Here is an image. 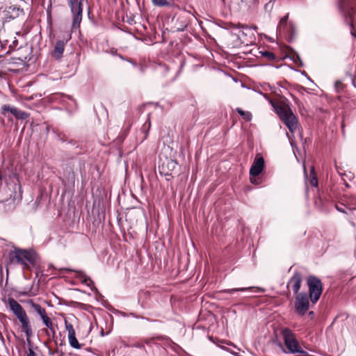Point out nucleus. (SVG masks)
<instances>
[{
  "label": "nucleus",
  "mask_w": 356,
  "mask_h": 356,
  "mask_svg": "<svg viewBox=\"0 0 356 356\" xmlns=\"http://www.w3.org/2000/svg\"><path fill=\"white\" fill-rule=\"evenodd\" d=\"M273 106L289 131L294 133L298 129V120L289 106L284 102L273 104Z\"/></svg>",
  "instance_id": "f257e3e1"
},
{
  "label": "nucleus",
  "mask_w": 356,
  "mask_h": 356,
  "mask_svg": "<svg viewBox=\"0 0 356 356\" xmlns=\"http://www.w3.org/2000/svg\"><path fill=\"white\" fill-rule=\"evenodd\" d=\"M7 302L9 309L21 323L22 330L26 333L27 337H30L32 335V330L29 317L25 310L19 303L12 298H9Z\"/></svg>",
  "instance_id": "f03ea898"
},
{
  "label": "nucleus",
  "mask_w": 356,
  "mask_h": 356,
  "mask_svg": "<svg viewBox=\"0 0 356 356\" xmlns=\"http://www.w3.org/2000/svg\"><path fill=\"white\" fill-rule=\"evenodd\" d=\"M35 259V255L33 252L16 250L10 254V260L12 263L21 264L23 268L28 266V263L33 264Z\"/></svg>",
  "instance_id": "7ed1b4c3"
},
{
  "label": "nucleus",
  "mask_w": 356,
  "mask_h": 356,
  "mask_svg": "<svg viewBox=\"0 0 356 356\" xmlns=\"http://www.w3.org/2000/svg\"><path fill=\"white\" fill-rule=\"evenodd\" d=\"M284 344L291 353H303L302 347L299 344L295 335L287 328L282 331Z\"/></svg>",
  "instance_id": "20e7f679"
},
{
  "label": "nucleus",
  "mask_w": 356,
  "mask_h": 356,
  "mask_svg": "<svg viewBox=\"0 0 356 356\" xmlns=\"http://www.w3.org/2000/svg\"><path fill=\"white\" fill-rule=\"evenodd\" d=\"M73 15L72 28H78L82 20L83 0H66Z\"/></svg>",
  "instance_id": "39448f33"
},
{
  "label": "nucleus",
  "mask_w": 356,
  "mask_h": 356,
  "mask_svg": "<svg viewBox=\"0 0 356 356\" xmlns=\"http://www.w3.org/2000/svg\"><path fill=\"white\" fill-rule=\"evenodd\" d=\"M307 285L310 300L313 303H316L322 293L321 282L318 278L311 276L307 279Z\"/></svg>",
  "instance_id": "423d86ee"
},
{
  "label": "nucleus",
  "mask_w": 356,
  "mask_h": 356,
  "mask_svg": "<svg viewBox=\"0 0 356 356\" xmlns=\"http://www.w3.org/2000/svg\"><path fill=\"white\" fill-rule=\"evenodd\" d=\"M309 301L307 295L305 293H300L296 297L295 308L300 315H304L309 309Z\"/></svg>",
  "instance_id": "0eeeda50"
},
{
  "label": "nucleus",
  "mask_w": 356,
  "mask_h": 356,
  "mask_svg": "<svg viewBox=\"0 0 356 356\" xmlns=\"http://www.w3.org/2000/svg\"><path fill=\"white\" fill-rule=\"evenodd\" d=\"M264 168V159L262 156L257 154L254 162L250 170V175L258 176Z\"/></svg>",
  "instance_id": "6e6552de"
},
{
  "label": "nucleus",
  "mask_w": 356,
  "mask_h": 356,
  "mask_svg": "<svg viewBox=\"0 0 356 356\" xmlns=\"http://www.w3.org/2000/svg\"><path fill=\"white\" fill-rule=\"evenodd\" d=\"M289 17V15L287 14L286 16L282 17L280 19V22L279 23V25L277 26V31L280 33H293L295 29L294 25L292 23H289L288 25L287 24V19Z\"/></svg>",
  "instance_id": "1a4fd4ad"
},
{
  "label": "nucleus",
  "mask_w": 356,
  "mask_h": 356,
  "mask_svg": "<svg viewBox=\"0 0 356 356\" xmlns=\"http://www.w3.org/2000/svg\"><path fill=\"white\" fill-rule=\"evenodd\" d=\"M302 282V276L300 273H296L290 279L287 284V287L291 288L295 293H297L300 290Z\"/></svg>",
  "instance_id": "9d476101"
},
{
  "label": "nucleus",
  "mask_w": 356,
  "mask_h": 356,
  "mask_svg": "<svg viewBox=\"0 0 356 356\" xmlns=\"http://www.w3.org/2000/svg\"><path fill=\"white\" fill-rule=\"evenodd\" d=\"M65 45V42L62 40L56 42L53 52V56L56 59L59 60L61 58L64 51Z\"/></svg>",
  "instance_id": "9b49d317"
},
{
  "label": "nucleus",
  "mask_w": 356,
  "mask_h": 356,
  "mask_svg": "<svg viewBox=\"0 0 356 356\" xmlns=\"http://www.w3.org/2000/svg\"><path fill=\"white\" fill-rule=\"evenodd\" d=\"M42 321L43 324L49 329V331H47L48 336L51 335L54 337L56 334V330L51 318L47 315L42 318Z\"/></svg>",
  "instance_id": "f8f14e48"
},
{
  "label": "nucleus",
  "mask_w": 356,
  "mask_h": 356,
  "mask_svg": "<svg viewBox=\"0 0 356 356\" xmlns=\"http://www.w3.org/2000/svg\"><path fill=\"white\" fill-rule=\"evenodd\" d=\"M10 113L13 115L18 120H25L29 116V113L21 111L15 106H12Z\"/></svg>",
  "instance_id": "ddd939ff"
},
{
  "label": "nucleus",
  "mask_w": 356,
  "mask_h": 356,
  "mask_svg": "<svg viewBox=\"0 0 356 356\" xmlns=\"http://www.w3.org/2000/svg\"><path fill=\"white\" fill-rule=\"evenodd\" d=\"M29 303L35 312L40 316L41 319L47 315L45 309L42 307L40 305L33 302V300H29Z\"/></svg>",
  "instance_id": "4468645a"
},
{
  "label": "nucleus",
  "mask_w": 356,
  "mask_h": 356,
  "mask_svg": "<svg viewBox=\"0 0 356 356\" xmlns=\"http://www.w3.org/2000/svg\"><path fill=\"white\" fill-rule=\"evenodd\" d=\"M77 277L81 280V282L88 286H90L93 284L92 280L88 277L83 272L78 271Z\"/></svg>",
  "instance_id": "2eb2a0df"
},
{
  "label": "nucleus",
  "mask_w": 356,
  "mask_h": 356,
  "mask_svg": "<svg viewBox=\"0 0 356 356\" xmlns=\"http://www.w3.org/2000/svg\"><path fill=\"white\" fill-rule=\"evenodd\" d=\"M68 341L70 345L75 348V349H80L81 348L80 343H79L78 340L76 338V334L68 335Z\"/></svg>",
  "instance_id": "dca6fc26"
},
{
  "label": "nucleus",
  "mask_w": 356,
  "mask_h": 356,
  "mask_svg": "<svg viewBox=\"0 0 356 356\" xmlns=\"http://www.w3.org/2000/svg\"><path fill=\"white\" fill-rule=\"evenodd\" d=\"M236 111L245 121H250L252 119V114L249 111H245L240 108H236Z\"/></svg>",
  "instance_id": "f3484780"
},
{
  "label": "nucleus",
  "mask_w": 356,
  "mask_h": 356,
  "mask_svg": "<svg viewBox=\"0 0 356 356\" xmlns=\"http://www.w3.org/2000/svg\"><path fill=\"white\" fill-rule=\"evenodd\" d=\"M65 330L67 331L68 335L76 334L73 325L68 323L66 318H65Z\"/></svg>",
  "instance_id": "a211bd4d"
},
{
  "label": "nucleus",
  "mask_w": 356,
  "mask_h": 356,
  "mask_svg": "<svg viewBox=\"0 0 356 356\" xmlns=\"http://www.w3.org/2000/svg\"><path fill=\"white\" fill-rule=\"evenodd\" d=\"M252 289V287L236 288V289H227V290H225L224 292L227 293L229 294H232L234 292H236V291H245L251 290Z\"/></svg>",
  "instance_id": "6ab92c4d"
},
{
  "label": "nucleus",
  "mask_w": 356,
  "mask_h": 356,
  "mask_svg": "<svg viewBox=\"0 0 356 356\" xmlns=\"http://www.w3.org/2000/svg\"><path fill=\"white\" fill-rule=\"evenodd\" d=\"M152 3L156 6L162 7L169 5L168 0H152Z\"/></svg>",
  "instance_id": "aec40b11"
},
{
  "label": "nucleus",
  "mask_w": 356,
  "mask_h": 356,
  "mask_svg": "<svg viewBox=\"0 0 356 356\" xmlns=\"http://www.w3.org/2000/svg\"><path fill=\"white\" fill-rule=\"evenodd\" d=\"M13 106L4 104L1 106V114L4 116H7L8 113H10V109L12 108Z\"/></svg>",
  "instance_id": "412c9836"
},
{
  "label": "nucleus",
  "mask_w": 356,
  "mask_h": 356,
  "mask_svg": "<svg viewBox=\"0 0 356 356\" xmlns=\"http://www.w3.org/2000/svg\"><path fill=\"white\" fill-rule=\"evenodd\" d=\"M341 10H343V12L347 15L348 16L350 19L352 17V15L354 13V10H353V8H350V9L348 10H346V6L345 5H343V3L341 4Z\"/></svg>",
  "instance_id": "4be33fe9"
},
{
  "label": "nucleus",
  "mask_w": 356,
  "mask_h": 356,
  "mask_svg": "<svg viewBox=\"0 0 356 356\" xmlns=\"http://www.w3.org/2000/svg\"><path fill=\"white\" fill-rule=\"evenodd\" d=\"M311 176L312 177V179H311V184L314 186H318V180H317V178L314 174V169L312 168V170H311Z\"/></svg>",
  "instance_id": "5701e85b"
},
{
  "label": "nucleus",
  "mask_w": 356,
  "mask_h": 356,
  "mask_svg": "<svg viewBox=\"0 0 356 356\" xmlns=\"http://www.w3.org/2000/svg\"><path fill=\"white\" fill-rule=\"evenodd\" d=\"M334 86L337 92H339L343 89V84L340 81H337L334 83Z\"/></svg>",
  "instance_id": "b1692460"
},
{
  "label": "nucleus",
  "mask_w": 356,
  "mask_h": 356,
  "mask_svg": "<svg viewBox=\"0 0 356 356\" xmlns=\"http://www.w3.org/2000/svg\"><path fill=\"white\" fill-rule=\"evenodd\" d=\"M250 180L253 184H259L261 183L260 179L257 176L250 175Z\"/></svg>",
  "instance_id": "393cba45"
},
{
  "label": "nucleus",
  "mask_w": 356,
  "mask_h": 356,
  "mask_svg": "<svg viewBox=\"0 0 356 356\" xmlns=\"http://www.w3.org/2000/svg\"><path fill=\"white\" fill-rule=\"evenodd\" d=\"M244 29H247V27H245L244 26H241V27L236 28V31H237L236 33H235L237 35H245V32L243 31Z\"/></svg>",
  "instance_id": "a878e982"
},
{
  "label": "nucleus",
  "mask_w": 356,
  "mask_h": 356,
  "mask_svg": "<svg viewBox=\"0 0 356 356\" xmlns=\"http://www.w3.org/2000/svg\"><path fill=\"white\" fill-rule=\"evenodd\" d=\"M266 56H268L270 58H274V55L272 53L270 52H266L265 54Z\"/></svg>",
  "instance_id": "bb28decb"
},
{
  "label": "nucleus",
  "mask_w": 356,
  "mask_h": 356,
  "mask_svg": "<svg viewBox=\"0 0 356 356\" xmlns=\"http://www.w3.org/2000/svg\"><path fill=\"white\" fill-rule=\"evenodd\" d=\"M336 208L338 211H341V212H343V213H345V211L343 210V209L342 208V207H340L339 205H337L336 206Z\"/></svg>",
  "instance_id": "cd10ccee"
},
{
  "label": "nucleus",
  "mask_w": 356,
  "mask_h": 356,
  "mask_svg": "<svg viewBox=\"0 0 356 356\" xmlns=\"http://www.w3.org/2000/svg\"><path fill=\"white\" fill-rule=\"evenodd\" d=\"M168 164H170L172 167H175V165H176V163H175V162H174L173 161H170L168 162Z\"/></svg>",
  "instance_id": "c85d7f7f"
},
{
  "label": "nucleus",
  "mask_w": 356,
  "mask_h": 356,
  "mask_svg": "<svg viewBox=\"0 0 356 356\" xmlns=\"http://www.w3.org/2000/svg\"><path fill=\"white\" fill-rule=\"evenodd\" d=\"M28 356H35V353L33 351H31Z\"/></svg>",
  "instance_id": "c756f323"
},
{
  "label": "nucleus",
  "mask_w": 356,
  "mask_h": 356,
  "mask_svg": "<svg viewBox=\"0 0 356 356\" xmlns=\"http://www.w3.org/2000/svg\"><path fill=\"white\" fill-rule=\"evenodd\" d=\"M351 34L353 35H354L355 37H356V33H355V31L353 29H352V31H351Z\"/></svg>",
  "instance_id": "7c9ffc66"
},
{
  "label": "nucleus",
  "mask_w": 356,
  "mask_h": 356,
  "mask_svg": "<svg viewBox=\"0 0 356 356\" xmlns=\"http://www.w3.org/2000/svg\"><path fill=\"white\" fill-rule=\"evenodd\" d=\"M350 24H351V26L353 27V21H352V20H351V22H350Z\"/></svg>",
  "instance_id": "2f4dec72"
},
{
  "label": "nucleus",
  "mask_w": 356,
  "mask_h": 356,
  "mask_svg": "<svg viewBox=\"0 0 356 356\" xmlns=\"http://www.w3.org/2000/svg\"><path fill=\"white\" fill-rule=\"evenodd\" d=\"M314 314V313H313V312H309V314H310V315H312V314Z\"/></svg>",
  "instance_id": "473e14b6"
}]
</instances>
